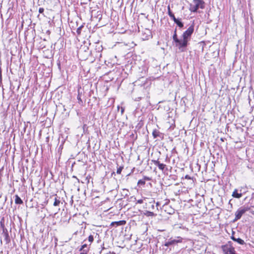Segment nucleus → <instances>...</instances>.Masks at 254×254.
Masks as SVG:
<instances>
[{
	"instance_id": "obj_15",
	"label": "nucleus",
	"mask_w": 254,
	"mask_h": 254,
	"mask_svg": "<svg viewBox=\"0 0 254 254\" xmlns=\"http://www.w3.org/2000/svg\"><path fill=\"white\" fill-rule=\"evenodd\" d=\"M232 196L237 198H240L242 196V193H238L237 190L235 189L232 193Z\"/></svg>"
},
{
	"instance_id": "obj_26",
	"label": "nucleus",
	"mask_w": 254,
	"mask_h": 254,
	"mask_svg": "<svg viewBox=\"0 0 254 254\" xmlns=\"http://www.w3.org/2000/svg\"><path fill=\"white\" fill-rule=\"evenodd\" d=\"M83 27V25H81L76 30V33L78 35H80L81 33V29Z\"/></svg>"
},
{
	"instance_id": "obj_18",
	"label": "nucleus",
	"mask_w": 254,
	"mask_h": 254,
	"mask_svg": "<svg viewBox=\"0 0 254 254\" xmlns=\"http://www.w3.org/2000/svg\"><path fill=\"white\" fill-rule=\"evenodd\" d=\"M168 13L169 16L173 19H174V18H176L173 13L171 11L170 5H168L167 7Z\"/></svg>"
},
{
	"instance_id": "obj_37",
	"label": "nucleus",
	"mask_w": 254,
	"mask_h": 254,
	"mask_svg": "<svg viewBox=\"0 0 254 254\" xmlns=\"http://www.w3.org/2000/svg\"><path fill=\"white\" fill-rule=\"evenodd\" d=\"M94 234H96V235H97V233H93Z\"/></svg>"
},
{
	"instance_id": "obj_7",
	"label": "nucleus",
	"mask_w": 254,
	"mask_h": 254,
	"mask_svg": "<svg viewBox=\"0 0 254 254\" xmlns=\"http://www.w3.org/2000/svg\"><path fill=\"white\" fill-rule=\"evenodd\" d=\"M175 43L176 46L178 47V48L181 50L182 52L185 51V49L187 47L188 45V42L184 39H183V40L179 39V42H175Z\"/></svg>"
},
{
	"instance_id": "obj_9",
	"label": "nucleus",
	"mask_w": 254,
	"mask_h": 254,
	"mask_svg": "<svg viewBox=\"0 0 254 254\" xmlns=\"http://www.w3.org/2000/svg\"><path fill=\"white\" fill-rule=\"evenodd\" d=\"M2 234L4 237V240L5 241L6 243L8 244L10 242V239L7 229L2 230Z\"/></svg>"
},
{
	"instance_id": "obj_10",
	"label": "nucleus",
	"mask_w": 254,
	"mask_h": 254,
	"mask_svg": "<svg viewBox=\"0 0 254 254\" xmlns=\"http://www.w3.org/2000/svg\"><path fill=\"white\" fill-rule=\"evenodd\" d=\"M154 164L157 166L159 169L162 171H163L166 167V165L163 163H161L158 160H152Z\"/></svg>"
},
{
	"instance_id": "obj_33",
	"label": "nucleus",
	"mask_w": 254,
	"mask_h": 254,
	"mask_svg": "<svg viewBox=\"0 0 254 254\" xmlns=\"http://www.w3.org/2000/svg\"><path fill=\"white\" fill-rule=\"evenodd\" d=\"M185 178H186V179H191L190 177V176H189V175H186V177H185Z\"/></svg>"
},
{
	"instance_id": "obj_5",
	"label": "nucleus",
	"mask_w": 254,
	"mask_h": 254,
	"mask_svg": "<svg viewBox=\"0 0 254 254\" xmlns=\"http://www.w3.org/2000/svg\"><path fill=\"white\" fill-rule=\"evenodd\" d=\"M194 31V25L193 24L190 25L188 29L185 31L182 37L185 40H187L188 42L189 40L190 39L191 36L192 34Z\"/></svg>"
},
{
	"instance_id": "obj_36",
	"label": "nucleus",
	"mask_w": 254,
	"mask_h": 254,
	"mask_svg": "<svg viewBox=\"0 0 254 254\" xmlns=\"http://www.w3.org/2000/svg\"><path fill=\"white\" fill-rule=\"evenodd\" d=\"M1 80V74H0V81Z\"/></svg>"
},
{
	"instance_id": "obj_14",
	"label": "nucleus",
	"mask_w": 254,
	"mask_h": 254,
	"mask_svg": "<svg viewBox=\"0 0 254 254\" xmlns=\"http://www.w3.org/2000/svg\"><path fill=\"white\" fill-rule=\"evenodd\" d=\"M173 21L180 28L184 27V23L180 20V19L174 18Z\"/></svg>"
},
{
	"instance_id": "obj_20",
	"label": "nucleus",
	"mask_w": 254,
	"mask_h": 254,
	"mask_svg": "<svg viewBox=\"0 0 254 254\" xmlns=\"http://www.w3.org/2000/svg\"><path fill=\"white\" fill-rule=\"evenodd\" d=\"M173 39L175 42H179V39L178 38L177 35V28H176L174 31V34L173 36Z\"/></svg>"
},
{
	"instance_id": "obj_35",
	"label": "nucleus",
	"mask_w": 254,
	"mask_h": 254,
	"mask_svg": "<svg viewBox=\"0 0 254 254\" xmlns=\"http://www.w3.org/2000/svg\"><path fill=\"white\" fill-rule=\"evenodd\" d=\"M80 254H87V252H85V251L84 250L83 252L81 253Z\"/></svg>"
},
{
	"instance_id": "obj_12",
	"label": "nucleus",
	"mask_w": 254,
	"mask_h": 254,
	"mask_svg": "<svg viewBox=\"0 0 254 254\" xmlns=\"http://www.w3.org/2000/svg\"><path fill=\"white\" fill-rule=\"evenodd\" d=\"M126 223V221H125V220H120V221H115V222H112L111 225L113 226H116L117 227V226H118L124 225Z\"/></svg>"
},
{
	"instance_id": "obj_27",
	"label": "nucleus",
	"mask_w": 254,
	"mask_h": 254,
	"mask_svg": "<svg viewBox=\"0 0 254 254\" xmlns=\"http://www.w3.org/2000/svg\"><path fill=\"white\" fill-rule=\"evenodd\" d=\"M145 183V181L143 179L141 180H139L138 182V185H144Z\"/></svg>"
},
{
	"instance_id": "obj_19",
	"label": "nucleus",
	"mask_w": 254,
	"mask_h": 254,
	"mask_svg": "<svg viewBox=\"0 0 254 254\" xmlns=\"http://www.w3.org/2000/svg\"><path fill=\"white\" fill-rule=\"evenodd\" d=\"M145 215H146L147 216L151 217L155 216L156 215V214L154 213V211H150L149 210L146 211Z\"/></svg>"
},
{
	"instance_id": "obj_6",
	"label": "nucleus",
	"mask_w": 254,
	"mask_h": 254,
	"mask_svg": "<svg viewBox=\"0 0 254 254\" xmlns=\"http://www.w3.org/2000/svg\"><path fill=\"white\" fill-rule=\"evenodd\" d=\"M159 205V203L158 202H155L154 200H152L146 203V208L148 209L149 210L154 212L158 210V206Z\"/></svg>"
},
{
	"instance_id": "obj_32",
	"label": "nucleus",
	"mask_w": 254,
	"mask_h": 254,
	"mask_svg": "<svg viewBox=\"0 0 254 254\" xmlns=\"http://www.w3.org/2000/svg\"><path fill=\"white\" fill-rule=\"evenodd\" d=\"M143 202V200L142 199H138L137 201V203H139V204H141Z\"/></svg>"
},
{
	"instance_id": "obj_11",
	"label": "nucleus",
	"mask_w": 254,
	"mask_h": 254,
	"mask_svg": "<svg viewBox=\"0 0 254 254\" xmlns=\"http://www.w3.org/2000/svg\"><path fill=\"white\" fill-rule=\"evenodd\" d=\"M163 207L165 211L168 214H172L175 212V210L167 205H164Z\"/></svg>"
},
{
	"instance_id": "obj_28",
	"label": "nucleus",
	"mask_w": 254,
	"mask_h": 254,
	"mask_svg": "<svg viewBox=\"0 0 254 254\" xmlns=\"http://www.w3.org/2000/svg\"><path fill=\"white\" fill-rule=\"evenodd\" d=\"M123 191H124V193L125 196L128 195L129 191L127 190L123 189Z\"/></svg>"
},
{
	"instance_id": "obj_1",
	"label": "nucleus",
	"mask_w": 254,
	"mask_h": 254,
	"mask_svg": "<svg viewBox=\"0 0 254 254\" xmlns=\"http://www.w3.org/2000/svg\"><path fill=\"white\" fill-rule=\"evenodd\" d=\"M183 241V238L180 237L175 238H171L168 240H165L163 245L167 247L169 249V251H175L177 253L179 252L180 248L178 247V244L181 243Z\"/></svg>"
},
{
	"instance_id": "obj_4",
	"label": "nucleus",
	"mask_w": 254,
	"mask_h": 254,
	"mask_svg": "<svg viewBox=\"0 0 254 254\" xmlns=\"http://www.w3.org/2000/svg\"><path fill=\"white\" fill-rule=\"evenodd\" d=\"M222 249L225 254H237L230 241L227 245L223 246Z\"/></svg>"
},
{
	"instance_id": "obj_17",
	"label": "nucleus",
	"mask_w": 254,
	"mask_h": 254,
	"mask_svg": "<svg viewBox=\"0 0 254 254\" xmlns=\"http://www.w3.org/2000/svg\"><path fill=\"white\" fill-rule=\"evenodd\" d=\"M15 203L17 204H21L23 203L22 200L20 198V197L18 195H15Z\"/></svg>"
},
{
	"instance_id": "obj_31",
	"label": "nucleus",
	"mask_w": 254,
	"mask_h": 254,
	"mask_svg": "<svg viewBox=\"0 0 254 254\" xmlns=\"http://www.w3.org/2000/svg\"><path fill=\"white\" fill-rule=\"evenodd\" d=\"M143 180H144V181H149L151 180V178L148 177H144L143 178Z\"/></svg>"
},
{
	"instance_id": "obj_30",
	"label": "nucleus",
	"mask_w": 254,
	"mask_h": 254,
	"mask_svg": "<svg viewBox=\"0 0 254 254\" xmlns=\"http://www.w3.org/2000/svg\"><path fill=\"white\" fill-rule=\"evenodd\" d=\"M87 247V244H84L82 246L81 248L80 249V251L83 250L85 248Z\"/></svg>"
},
{
	"instance_id": "obj_16",
	"label": "nucleus",
	"mask_w": 254,
	"mask_h": 254,
	"mask_svg": "<svg viewBox=\"0 0 254 254\" xmlns=\"http://www.w3.org/2000/svg\"><path fill=\"white\" fill-rule=\"evenodd\" d=\"M81 93H80L79 92V89L78 90V95H77V100H78V103L81 105V106H83V101L81 99Z\"/></svg>"
},
{
	"instance_id": "obj_24",
	"label": "nucleus",
	"mask_w": 254,
	"mask_h": 254,
	"mask_svg": "<svg viewBox=\"0 0 254 254\" xmlns=\"http://www.w3.org/2000/svg\"><path fill=\"white\" fill-rule=\"evenodd\" d=\"M88 240L90 243V244H91L94 241V235H89L88 238Z\"/></svg>"
},
{
	"instance_id": "obj_34",
	"label": "nucleus",
	"mask_w": 254,
	"mask_h": 254,
	"mask_svg": "<svg viewBox=\"0 0 254 254\" xmlns=\"http://www.w3.org/2000/svg\"><path fill=\"white\" fill-rule=\"evenodd\" d=\"M124 112V108H121V113H122V114H123Z\"/></svg>"
},
{
	"instance_id": "obj_2",
	"label": "nucleus",
	"mask_w": 254,
	"mask_h": 254,
	"mask_svg": "<svg viewBox=\"0 0 254 254\" xmlns=\"http://www.w3.org/2000/svg\"><path fill=\"white\" fill-rule=\"evenodd\" d=\"M204 2L202 0H193L190 4V10L193 12H196L199 8H204Z\"/></svg>"
},
{
	"instance_id": "obj_22",
	"label": "nucleus",
	"mask_w": 254,
	"mask_h": 254,
	"mask_svg": "<svg viewBox=\"0 0 254 254\" xmlns=\"http://www.w3.org/2000/svg\"><path fill=\"white\" fill-rule=\"evenodd\" d=\"M103 48L101 46H100L98 48V51H96V53H97V55H96V57H98L99 56V57H101V54L100 53V52L102 50ZM97 50V48H96V50Z\"/></svg>"
},
{
	"instance_id": "obj_29",
	"label": "nucleus",
	"mask_w": 254,
	"mask_h": 254,
	"mask_svg": "<svg viewBox=\"0 0 254 254\" xmlns=\"http://www.w3.org/2000/svg\"><path fill=\"white\" fill-rule=\"evenodd\" d=\"M44 11V9L42 7H40L39 9V12L40 13L43 14V15H44V14H43Z\"/></svg>"
},
{
	"instance_id": "obj_21",
	"label": "nucleus",
	"mask_w": 254,
	"mask_h": 254,
	"mask_svg": "<svg viewBox=\"0 0 254 254\" xmlns=\"http://www.w3.org/2000/svg\"><path fill=\"white\" fill-rule=\"evenodd\" d=\"M60 203H61V201L60 200V198H58V197H56L55 198V201H54L53 205L55 206H57L59 205Z\"/></svg>"
},
{
	"instance_id": "obj_23",
	"label": "nucleus",
	"mask_w": 254,
	"mask_h": 254,
	"mask_svg": "<svg viewBox=\"0 0 254 254\" xmlns=\"http://www.w3.org/2000/svg\"><path fill=\"white\" fill-rule=\"evenodd\" d=\"M4 218H2L1 219L0 222V227L2 228V230H3L4 229H6V228H5V226H4Z\"/></svg>"
},
{
	"instance_id": "obj_8",
	"label": "nucleus",
	"mask_w": 254,
	"mask_h": 254,
	"mask_svg": "<svg viewBox=\"0 0 254 254\" xmlns=\"http://www.w3.org/2000/svg\"><path fill=\"white\" fill-rule=\"evenodd\" d=\"M234 232H233L232 235L231 236V239L233 241H234V242H236L238 243V244L242 245H243L246 244L243 240H242V239L239 238H236L234 235Z\"/></svg>"
},
{
	"instance_id": "obj_13",
	"label": "nucleus",
	"mask_w": 254,
	"mask_h": 254,
	"mask_svg": "<svg viewBox=\"0 0 254 254\" xmlns=\"http://www.w3.org/2000/svg\"><path fill=\"white\" fill-rule=\"evenodd\" d=\"M152 135L154 138L157 137H162V134L158 130L155 129L153 131Z\"/></svg>"
},
{
	"instance_id": "obj_25",
	"label": "nucleus",
	"mask_w": 254,
	"mask_h": 254,
	"mask_svg": "<svg viewBox=\"0 0 254 254\" xmlns=\"http://www.w3.org/2000/svg\"><path fill=\"white\" fill-rule=\"evenodd\" d=\"M124 168L123 166H120L119 168H117V173L118 174H120Z\"/></svg>"
},
{
	"instance_id": "obj_3",
	"label": "nucleus",
	"mask_w": 254,
	"mask_h": 254,
	"mask_svg": "<svg viewBox=\"0 0 254 254\" xmlns=\"http://www.w3.org/2000/svg\"><path fill=\"white\" fill-rule=\"evenodd\" d=\"M250 207L247 206H243L240 207L237 211L235 212V218L234 220V222H235L241 219L242 215L247 211L250 210Z\"/></svg>"
}]
</instances>
